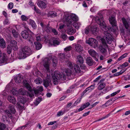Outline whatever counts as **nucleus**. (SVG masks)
Instances as JSON below:
<instances>
[{"label":"nucleus","instance_id":"nucleus-25","mask_svg":"<svg viewBox=\"0 0 130 130\" xmlns=\"http://www.w3.org/2000/svg\"><path fill=\"white\" fill-rule=\"evenodd\" d=\"M75 50L78 52H80L83 50L82 47L79 44H76L75 46Z\"/></svg>","mask_w":130,"mask_h":130},{"label":"nucleus","instance_id":"nucleus-11","mask_svg":"<svg viewBox=\"0 0 130 130\" xmlns=\"http://www.w3.org/2000/svg\"><path fill=\"white\" fill-rule=\"evenodd\" d=\"M90 17L91 18H92V20H95L96 22L99 24L100 26V24L102 23H105L104 21V19L103 16L102 15H101L100 18L98 17H94L92 15H90Z\"/></svg>","mask_w":130,"mask_h":130},{"label":"nucleus","instance_id":"nucleus-34","mask_svg":"<svg viewBox=\"0 0 130 130\" xmlns=\"http://www.w3.org/2000/svg\"><path fill=\"white\" fill-rule=\"evenodd\" d=\"M73 25L75 28L78 29L81 25V23L80 22H74L73 23Z\"/></svg>","mask_w":130,"mask_h":130},{"label":"nucleus","instance_id":"nucleus-21","mask_svg":"<svg viewBox=\"0 0 130 130\" xmlns=\"http://www.w3.org/2000/svg\"><path fill=\"white\" fill-rule=\"evenodd\" d=\"M8 99L10 103H12L13 104H15L16 100L14 97L10 95L8 97Z\"/></svg>","mask_w":130,"mask_h":130},{"label":"nucleus","instance_id":"nucleus-12","mask_svg":"<svg viewBox=\"0 0 130 130\" xmlns=\"http://www.w3.org/2000/svg\"><path fill=\"white\" fill-rule=\"evenodd\" d=\"M68 65L69 66L70 69H64L63 70V72H65L66 74L68 76H70L72 73V65L71 63L70 62H68Z\"/></svg>","mask_w":130,"mask_h":130},{"label":"nucleus","instance_id":"nucleus-47","mask_svg":"<svg viewBox=\"0 0 130 130\" xmlns=\"http://www.w3.org/2000/svg\"><path fill=\"white\" fill-rule=\"evenodd\" d=\"M74 70L76 72L79 73L80 72L81 70L78 66L76 65L74 66Z\"/></svg>","mask_w":130,"mask_h":130},{"label":"nucleus","instance_id":"nucleus-42","mask_svg":"<svg viewBox=\"0 0 130 130\" xmlns=\"http://www.w3.org/2000/svg\"><path fill=\"white\" fill-rule=\"evenodd\" d=\"M34 82L36 84H39L42 83V80L40 78H38L35 80Z\"/></svg>","mask_w":130,"mask_h":130},{"label":"nucleus","instance_id":"nucleus-6","mask_svg":"<svg viewBox=\"0 0 130 130\" xmlns=\"http://www.w3.org/2000/svg\"><path fill=\"white\" fill-rule=\"evenodd\" d=\"M18 102L17 103V106L18 109L21 110L23 109L24 104L27 101V99L22 96H19L18 99Z\"/></svg>","mask_w":130,"mask_h":130},{"label":"nucleus","instance_id":"nucleus-16","mask_svg":"<svg viewBox=\"0 0 130 130\" xmlns=\"http://www.w3.org/2000/svg\"><path fill=\"white\" fill-rule=\"evenodd\" d=\"M104 80V79H102L100 80L98 84L99 86L98 89L99 90H101L103 89L105 86V84L103 82Z\"/></svg>","mask_w":130,"mask_h":130},{"label":"nucleus","instance_id":"nucleus-18","mask_svg":"<svg viewBox=\"0 0 130 130\" xmlns=\"http://www.w3.org/2000/svg\"><path fill=\"white\" fill-rule=\"evenodd\" d=\"M109 21L113 27L116 26V21L114 16H112L110 17L109 19Z\"/></svg>","mask_w":130,"mask_h":130},{"label":"nucleus","instance_id":"nucleus-39","mask_svg":"<svg viewBox=\"0 0 130 130\" xmlns=\"http://www.w3.org/2000/svg\"><path fill=\"white\" fill-rule=\"evenodd\" d=\"M77 62L80 63H82L84 62V60L82 57L80 55H78L77 57Z\"/></svg>","mask_w":130,"mask_h":130},{"label":"nucleus","instance_id":"nucleus-46","mask_svg":"<svg viewBox=\"0 0 130 130\" xmlns=\"http://www.w3.org/2000/svg\"><path fill=\"white\" fill-rule=\"evenodd\" d=\"M48 15L51 17L55 16L56 15V13L54 11H50L48 12Z\"/></svg>","mask_w":130,"mask_h":130},{"label":"nucleus","instance_id":"nucleus-14","mask_svg":"<svg viewBox=\"0 0 130 130\" xmlns=\"http://www.w3.org/2000/svg\"><path fill=\"white\" fill-rule=\"evenodd\" d=\"M40 25L42 27L43 30L47 33H49L52 31V28L48 26L45 25L42 23H41Z\"/></svg>","mask_w":130,"mask_h":130},{"label":"nucleus","instance_id":"nucleus-13","mask_svg":"<svg viewBox=\"0 0 130 130\" xmlns=\"http://www.w3.org/2000/svg\"><path fill=\"white\" fill-rule=\"evenodd\" d=\"M9 45L11 46L13 50H17L18 49V46L17 42L14 40H11L10 41V44Z\"/></svg>","mask_w":130,"mask_h":130},{"label":"nucleus","instance_id":"nucleus-28","mask_svg":"<svg viewBox=\"0 0 130 130\" xmlns=\"http://www.w3.org/2000/svg\"><path fill=\"white\" fill-rule=\"evenodd\" d=\"M122 20L123 24L125 28L126 29H128L129 27V25L126 19L125 18H122Z\"/></svg>","mask_w":130,"mask_h":130},{"label":"nucleus","instance_id":"nucleus-53","mask_svg":"<svg viewBox=\"0 0 130 130\" xmlns=\"http://www.w3.org/2000/svg\"><path fill=\"white\" fill-rule=\"evenodd\" d=\"M109 116V115L108 114V115H107L106 116H105V117H103L102 118H101L98 120H97L96 121H95V122L99 121H101V120H103L104 119H105L106 118H107V117H108Z\"/></svg>","mask_w":130,"mask_h":130},{"label":"nucleus","instance_id":"nucleus-19","mask_svg":"<svg viewBox=\"0 0 130 130\" xmlns=\"http://www.w3.org/2000/svg\"><path fill=\"white\" fill-rule=\"evenodd\" d=\"M71 25L68 26V28L67 29V33L70 35H72L74 34L76 32L75 30L72 26Z\"/></svg>","mask_w":130,"mask_h":130},{"label":"nucleus","instance_id":"nucleus-63","mask_svg":"<svg viewBox=\"0 0 130 130\" xmlns=\"http://www.w3.org/2000/svg\"><path fill=\"white\" fill-rule=\"evenodd\" d=\"M52 31L55 35H57L58 34V33L57 32L56 30L54 28L52 29Z\"/></svg>","mask_w":130,"mask_h":130},{"label":"nucleus","instance_id":"nucleus-57","mask_svg":"<svg viewBox=\"0 0 130 130\" xmlns=\"http://www.w3.org/2000/svg\"><path fill=\"white\" fill-rule=\"evenodd\" d=\"M72 49V47L71 46H69L66 47L64 49L65 51L67 52L70 51Z\"/></svg>","mask_w":130,"mask_h":130},{"label":"nucleus","instance_id":"nucleus-64","mask_svg":"<svg viewBox=\"0 0 130 130\" xmlns=\"http://www.w3.org/2000/svg\"><path fill=\"white\" fill-rule=\"evenodd\" d=\"M9 23V20L7 19H5L4 22V24H7Z\"/></svg>","mask_w":130,"mask_h":130},{"label":"nucleus","instance_id":"nucleus-52","mask_svg":"<svg viewBox=\"0 0 130 130\" xmlns=\"http://www.w3.org/2000/svg\"><path fill=\"white\" fill-rule=\"evenodd\" d=\"M61 36V38L64 40H66L68 38L67 35L64 34H62Z\"/></svg>","mask_w":130,"mask_h":130},{"label":"nucleus","instance_id":"nucleus-44","mask_svg":"<svg viewBox=\"0 0 130 130\" xmlns=\"http://www.w3.org/2000/svg\"><path fill=\"white\" fill-rule=\"evenodd\" d=\"M6 127L5 124L0 122V130H5Z\"/></svg>","mask_w":130,"mask_h":130},{"label":"nucleus","instance_id":"nucleus-8","mask_svg":"<svg viewBox=\"0 0 130 130\" xmlns=\"http://www.w3.org/2000/svg\"><path fill=\"white\" fill-rule=\"evenodd\" d=\"M27 92L24 90L22 88L20 89L19 91L17 90V89L16 88H13L11 90V93L13 95H15L16 96L18 95L19 94H21L22 95H25Z\"/></svg>","mask_w":130,"mask_h":130},{"label":"nucleus","instance_id":"nucleus-58","mask_svg":"<svg viewBox=\"0 0 130 130\" xmlns=\"http://www.w3.org/2000/svg\"><path fill=\"white\" fill-rule=\"evenodd\" d=\"M120 90H119L116 92L113 93L111 94V96H112L116 95L117 94L119 93L120 92Z\"/></svg>","mask_w":130,"mask_h":130},{"label":"nucleus","instance_id":"nucleus-56","mask_svg":"<svg viewBox=\"0 0 130 130\" xmlns=\"http://www.w3.org/2000/svg\"><path fill=\"white\" fill-rule=\"evenodd\" d=\"M22 26L24 27L26 29H28V27L27 25L24 22L22 24Z\"/></svg>","mask_w":130,"mask_h":130},{"label":"nucleus","instance_id":"nucleus-51","mask_svg":"<svg viewBox=\"0 0 130 130\" xmlns=\"http://www.w3.org/2000/svg\"><path fill=\"white\" fill-rule=\"evenodd\" d=\"M128 55V54L127 53H125L124 54L122 55L118 59V60H120L124 58L125 57Z\"/></svg>","mask_w":130,"mask_h":130},{"label":"nucleus","instance_id":"nucleus-24","mask_svg":"<svg viewBox=\"0 0 130 130\" xmlns=\"http://www.w3.org/2000/svg\"><path fill=\"white\" fill-rule=\"evenodd\" d=\"M88 52L89 54L92 57H95L97 53L93 49H90L88 51Z\"/></svg>","mask_w":130,"mask_h":130},{"label":"nucleus","instance_id":"nucleus-31","mask_svg":"<svg viewBox=\"0 0 130 130\" xmlns=\"http://www.w3.org/2000/svg\"><path fill=\"white\" fill-rule=\"evenodd\" d=\"M43 90V87L42 86H40L37 87V89L35 90L34 91V92L35 94H38L39 92H42Z\"/></svg>","mask_w":130,"mask_h":130},{"label":"nucleus","instance_id":"nucleus-23","mask_svg":"<svg viewBox=\"0 0 130 130\" xmlns=\"http://www.w3.org/2000/svg\"><path fill=\"white\" fill-rule=\"evenodd\" d=\"M34 46L37 50H40L42 47V45L39 42H34Z\"/></svg>","mask_w":130,"mask_h":130},{"label":"nucleus","instance_id":"nucleus-26","mask_svg":"<svg viewBox=\"0 0 130 130\" xmlns=\"http://www.w3.org/2000/svg\"><path fill=\"white\" fill-rule=\"evenodd\" d=\"M95 85V84L94 83L93 85H92L89 87L87 88L84 90L83 92L85 93L86 92L88 91H91V90L93 89L94 88Z\"/></svg>","mask_w":130,"mask_h":130},{"label":"nucleus","instance_id":"nucleus-15","mask_svg":"<svg viewBox=\"0 0 130 130\" xmlns=\"http://www.w3.org/2000/svg\"><path fill=\"white\" fill-rule=\"evenodd\" d=\"M2 53L0 50V64L4 63L7 60V56L5 54H3L2 56L1 57Z\"/></svg>","mask_w":130,"mask_h":130},{"label":"nucleus","instance_id":"nucleus-22","mask_svg":"<svg viewBox=\"0 0 130 130\" xmlns=\"http://www.w3.org/2000/svg\"><path fill=\"white\" fill-rule=\"evenodd\" d=\"M24 86L26 87L27 89L29 91H31L32 89L29 85L27 83V81L26 80H24L23 81Z\"/></svg>","mask_w":130,"mask_h":130},{"label":"nucleus","instance_id":"nucleus-48","mask_svg":"<svg viewBox=\"0 0 130 130\" xmlns=\"http://www.w3.org/2000/svg\"><path fill=\"white\" fill-rule=\"evenodd\" d=\"M41 99L40 98H38L34 102V104L35 106L37 105L41 101Z\"/></svg>","mask_w":130,"mask_h":130},{"label":"nucleus","instance_id":"nucleus-54","mask_svg":"<svg viewBox=\"0 0 130 130\" xmlns=\"http://www.w3.org/2000/svg\"><path fill=\"white\" fill-rule=\"evenodd\" d=\"M13 4L12 3H10L8 5V8L9 9H11L13 8Z\"/></svg>","mask_w":130,"mask_h":130},{"label":"nucleus","instance_id":"nucleus-5","mask_svg":"<svg viewBox=\"0 0 130 130\" xmlns=\"http://www.w3.org/2000/svg\"><path fill=\"white\" fill-rule=\"evenodd\" d=\"M65 18L67 22L68 26L71 25L74 21H77L78 20V17L74 14H72L70 15L68 14L65 15Z\"/></svg>","mask_w":130,"mask_h":130},{"label":"nucleus","instance_id":"nucleus-29","mask_svg":"<svg viewBox=\"0 0 130 130\" xmlns=\"http://www.w3.org/2000/svg\"><path fill=\"white\" fill-rule=\"evenodd\" d=\"M29 23L31 26L32 27L35 29L37 27V25L34 21L30 19L29 20Z\"/></svg>","mask_w":130,"mask_h":130},{"label":"nucleus","instance_id":"nucleus-40","mask_svg":"<svg viewBox=\"0 0 130 130\" xmlns=\"http://www.w3.org/2000/svg\"><path fill=\"white\" fill-rule=\"evenodd\" d=\"M90 28L91 26H90L86 27L84 30V32L83 31V34H88L90 29Z\"/></svg>","mask_w":130,"mask_h":130},{"label":"nucleus","instance_id":"nucleus-35","mask_svg":"<svg viewBox=\"0 0 130 130\" xmlns=\"http://www.w3.org/2000/svg\"><path fill=\"white\" fill-rule=\"evenodd\" d=\"M66 112V110L64 108L63 110H62L57 112V117H60L63 115Z\"/></svg>","mask_w":130,"mask_h":130},{"label":"nucleus","instance_id":"nucleus-9","mask_svg":"<svg viewBox=\"0 0 130 130\" xmlns=\"http://www.w3.org/2000/svg\"><path fill=\"white\" fill-rule=\"evenodd\" d=\"M86 43L94 48H96L98 46L97 41L92 38H90L87 40Z\"/></svg>","mask_w":130,"mask_h":130},{"label":"nucleus","instance_id":"nucleus-1","mask_svg":"<svg viewBox=\"0 0 130 130\" xmlns=\"http://www.w3.org/2000/svg\"><path fill=\"white\" fill-rule=\"evenodd\" d=\"M100 27L104 32V39L106 42L108 44H111L112 41H113L114 38L107 31L108 30V28L106 26L105 23H100Z\"/></svg>","mask_w":130,"mask_h":130},{"label":"nucleus","instance_id":"nucleus-4","mask_svg":"<svg viewBox=\"0 0 130 130\" xmlns=\"http://www.w3.org/2000/svg\"><path fill=\"white\" fill-rule=\"evenodd\" d=\"M33 34V33L29 29L27 31L24 30L21 32V36L23 38L25 39H27L28 41L32 44L34 41L32 37V35Z\"/></svg>","mask_w":130,"mask_h":130},{"label":"nucleus","instance_id":"nucleus-30","mask_svg":"<svg viewBox=\"0 0 130 130\" xmlns=\"http://www.w3.org/2000/svg\"><path fill=\"white\" fill-rule=\"evenodd\" d=\"M91 31L92 33H96L98 31V28H97L96 26H91Z\"/></svg>","mask_w":130,"mask_h":130},{"label":"nucleus","instance_id":"nucleus-17","mask_svg":"<svg viewBox=\"0 0 130 130\" xmlns=\"http://www.w3.org/2000/svg\"><path fill=\"white\" fill-rule=\"evenodd\" d=\"M37 5L38 6L42 9H45L47 7V5L46 3L42 1H38Z\"/></svg>","mask_w":130,"mask_h":130},{"label":"nucleus","instance_id":"nucleus-27","mask_svg":"<svg viewBox=\"0 0 130 130\" xmlns=\"http://www.w3.org/2000/svg\"><path fill=\"white\" fill-rule=\"evenodd\" d=\"M0 46L3 48L6 47V43L3 39H0Z\"/></svg>","mask_w":130,"mask_h":130},{"label":"nucleus","instance_id":"nucleus-49","mask_svg":"<svg viewBox=\"0 0 130 130\" xmlns=\"http://www.w3.org/2000/svg\"><path fill=\"white\" fill-rule=\"evenodd\" d=\"M12 33L15 37H17L18 36L19 34L15 30L13 29L12 30Z\"/></svg>","mask_w":130,"mask_h":130},{"label":"nucleus","instance_id":"nucleus-32","mask_svg":"<svg viewBox=\"0 0 130 130\" xmlns=\"http://www.w3.org/2000/svg\"><path fill=\"white\" fill-rule=\"evenodd\" d=\"M22 77L20 75H18L14 78V80L16 83H20L22 80Z\"/></svg>","mask_w":130,"mask_h":130},{"label":"nucleus","instance_id":"nucleus-33","mask_svg":"<svg viewBox=\"0 0 130 130\" xmlns=\"http://www.w3.org/2000/svg\"><path fill=\"white\" fill-rule=\"evenodd\" d=\"M86 62L87 64L89 66H91L93 64L92 59L91 57L87 58L86 59Z\"/></svg>","mask_w":130,"mask_h":130},{"label":"nucleus","instance_id":"nucleus-61","mask_svg":"<svg viewBox=\"0 0 130 130\" xmlns=\"http://www.w3.org/2000/svg\"><path fill=\"white\" fill-rule=\"evenodd\" d=\"M101 76H98L93 80V82H95L98 81L101 79Z\"/></svg>","mask_w":130,"mask_h":130},{"label":"nucleus","instance_id":"nucleus-43","mask_svg":"<svg viewBox=\"0 0 130 130\" xmlns=\"http://www.w3.org/2000/svg\"><path fill=\"white\" fill-rule=\"evenodd\" d=\"M13 48L10 45H8L7 47V51L8 54H10L12 52Z\"/></svg>","mask_w":130,"mask_h":130},{"label":"nucleus","instance_id":"nucleus-37","mask_svg":"<svg viewBox=\"0 0 130 130\" xmlns=\"http://www.w3.org/2000/svg\"><path fill=\"white\" fill-rule=\"evenodd\" d=\"M53 62V65L54 67H56L57 64V61L56 57H53L52 59Z\"/></svg>","mask_w":130,"mask_h":130},{"label":"nucleus","instance_id":"nucleus-55","mask_svg":"<svg viewBox=\"0 0 130 130\" xmlns=\"http://www.w3.org/2000/svg\"><path fill=\"white\" fill-rule=\"evenodd\" d=\"M59 57L61 59H64L65 57V55L63 54H59Z\"/></svg>","mask_w":130,"mask_h":130},{"label":"nucleus","instance_id":"nucleus-45","mask_svg":"<svg viewBox=\"0 0 130 130\" xmlns=\"http://www.w3.org/2000/svg\"><path fill=\"white\" fill-rule=\"evenodd\" d=\"M36 37V40L38 41H40L42 40L43 38L39 34H37Z\"/></svg>","mask_w":130,"mask_h":130},{"label":"nucleus","instance_id":"nucleus-2","mask_svg":"<svg viewBox=\"0 0 130 130\" xmlns=\"http://www.w3.org/2000/svg\"><path fill=\"white\" fill-rule=\"evenodd\" d=\"M32 53V51L30 48L26 46L20 50L19 53L18 57L20 59H24Z\"/></svg>","mask_w":130,"mask_h":130},{"label":"nucleus","instance_id":"nucleus-62","mask_svg":"<svg viewBox=\"0 0 130 130\" xmlns=\"http://www.w3.org/2000/svg\"><path fill=\"white\" fill-rule=\"evenodd\" d=\"M90 105V103L89 102H87L85 104H84V105H83L84 108H86L88 107Z\"/></svg>","mask_w":130,"mask_h":130},{"label":"nucleus","instance_id":"nucleus-7","mask_svg":"<svg viewBox=\"0 0 130 130\" xmlns=\"http://www.w3.org/2000/svg\"><path fill=\"white\" fill-rule=\"evenodd\" d=\"M41 63L47 71L50 72V65L51 63L50 60L47 58L43 59Z\"/></svg>","mask_w":130,"mask_h":130},{"label":"nucleus","instance_id":"nucleus-41","mask_svg":"<svg viewBox=\"0 0 130 130\" xmlns=\"http://www.w3.org/2000/svg\"><path fill=\"white\" fill-rule=\"evenodd\" d=\"M109 57V56L107 54H104V55H101L100 57V59L101 60H103L106 59Z\"/></svg>","mask_w":130,"mask_h":130},{"label":"nucleus","instance_id":"nucleus-36","mask_svg":"<svg viewBox=\"0 0 130 130\" xmlns=\"http://www.w3.org/2000/svg\"><path fill=\"white\" fill-rule=\"evenodd\" d=\"M53 44L54 46L58 45L60 44V40L58 39H55L53 40Z\"/></svg>","mask_w":130,"mask_h":130},{"label":"nucleus","instance_id":"nucleus-59","mask_svg":"<svg viewBox=\"0 0 130 130\" xmlns=\"http://www.w3.org/2000/svg\"><path fill=\"white\" fill-rule=\"evenodd\" d=\"M27 126V125H25L23 126L18 128V130H21L24 129V128Z\"/></svg>","mask_w":130,"mask_h":130},{"label":"nucleus","instance_id":"nucleus-38","mask_svg":"<svg viewBox=\"0 0 130 130\" xmlns=\"http://www.w3.org/2000/svg\"><path fill=\"white\" fill-rule=\"evenodd\" d=\"M9 107L11 112L14 113L15 112V110L14 108V106L11 105H9Z\"/></svg>","mask_w":130,"mask_h":130},{"label":"nucleus","instance_id":"nucleus-50","mask_svg":"<svg viewBox=\"0 0 130 130\" xmlns=\"http://www.w3.org/2000/svg\"><path fill=\"white\" fill-rule=\"evenodd\" d=\"M21 19L23 21H26L28 19V18L24 15H22L21 16Z\"/></svg>","mask_w":130,"mask_h":130},{"label":"nucleus","instance_id":"nucleus-10","mask_svg":"<svg viewBox=\"0 0 130 130\" xmlns=\"http://www.w3.org/2000/svg\"><path fill=\"white\" fill-rule=\"evenodd\" d=\"M107 47L108 46L106 42L102 41V44L100 45L99 49L100 51L102 53L107 54Z\"/></svg>","mask_w":130,"mask_h":130},{"label":"nucleus","instance_id":"nucleus-60","mask_svg":"<svg viewBox=\"0 0 130 130\" xmlns=\"http://www.w3.org/2000/svg\"><path fill=\"white\" fill-rule=\"evenodd\" d=\"M81 98L77 99L75 102L74 104L75 105H77L81 101Z\"/></svg>","mask_w":130,"mask_h":130},{"label":"nucleus","instance_id":"nucleus-3","mask_svg":"<svg viewBox=\"0 0 130 130\" xmlns=\"http://www.w3.org/2000/svg\"><path fill=\"white\" fill-rule=\"evenodd\" d=\"M53 82L55 85L58 84L59 80L60 79L65 80L66 79V77L64 74L62 73H60L58 71H55L54 74L52 75Z\"/></svg>","mask_w":130,"mask_h":130},{"label":"nucleus","instance_id":"nucleus-20","mask_svg":"<svg viewBox=\"0 0 130 130\" xmlns=\"http://www.w3.org/2000/svg\"><path fill=\"white\" fill-rule=\"evenodd\" d=\"M47 78L45 80L44 82V86L46 87L48 86L50 82V80L49 79V78H50V76L47 75Z\"/></svg>","mask_w":130,"mask_h":130}]
</instances>
